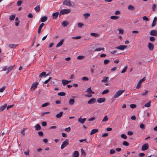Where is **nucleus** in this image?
Instances as JSON below:
<instances>
[{"label": "nucleus", "instance_id": "f257e3e1", "mask_svg": "<svg viewBox=\"0 0 157 157\" xmlns=\"http://www.w3.org/2000/svg\"><path fill=\"white\" fill-rule=\"evenodd\" d=\"M71 12V10L70 9H64L60 12L59 17H60L62 15L69 13Z\"/></svg>", "mask_w": 157, "mask_h": 157}, {"label": "nucleus", "instance_id": "f03ea898", "mask_svg": "<svg viewBox=\"0 0 157 157\" xmlns=\"http://www.w3.org/2000/svg\"><path fill=\"white\" fill-rule=\"evenodd\" d=\"M124 91V90H118L114 95L113 97L115 98H118Z\"/></svg>", "mask_w": 157, "mask_h": 157}, {"label": "nucleus", "instance_id": "7ed1b4c3", "mask_svg": "<svg viewBox=\"0 0 157 157\" xmlns=\"http://www.w3.org/2000/svg\"><path fill=\"white\" fill-rule=\"evenodd\" d=\"M68 140L66 139L65 140L61 146V149H63L67 145L69 144L68 143Z\"/></svg>", "mask_w": 157, "mask_h": 157}, {"label": "nucleus", "instance_id": "20e7f679", "mask_svg": "<svg viewBox=\"0 0 157 157\" xmlns=\"http://www.w3.org/2000/svg\"><path fill=\"white\" fill-rule=\"evenodd\" d=\"M145 80H146V78L145 77H144L142 79L140 80L137 83V84L136 86V88L137 89H138L140 88L141 84V83L142 82L145 81Z\"/></svg>", "mask_w": 157, "mask_h": 157}, {"label": "nucleus", "instance_id": "39448f33", "mask_svg": "<svg viewBox=\"0 0 157 157\" xmlns=\"http://www.w3.org/2000/svg\"><path fill=\"white\" fill-rule=\"evenodd\" d=\"M63 4L69 6H72V5L71 3V2L70 0H64L63 2Z\"/></svg>", "mask_w": 157, "mask_h": 157}, {"label": "nucleus", "instance_id": "423d86ee", "mask_svg": "<svg viewBox=\"0 0 157 157\" xmlns=\"http://www.w3.org/2000/svg\"><path fill=\"white\" fill-rule=\"evenodd\" d=\"M149 148V145L148 144L146 143L143 145L142 147L141 150L144 151L148 149Z\"/></svg>", "mask_w": 157, "mask_h": 157}, {"label": "nucleus", "instance_id": "0eeeda50", "mask_svg": "<svg viewBox=\"0 0 157 157\" xmlns=\"http://www.w3.org/2000/svg\"><path fill=\"white\" fill-rule=\"evenodd\" d=\"M127 47V46L126 45H121L115 47V48L123 50L125 49Z\"/></svg>", "mask_w": 157, "mask_h": 157}, {"label": "nucleus", "instance_id": "6e6552de", "mask_svg": "<svg viewBox=\"0 0 157 157\" xmlns=\"http://www.w3.org/2000/svg\"><path fill=\"white\" fill-rule=\"evenodd\" d=\"M38 84V83L37 82L33 83L31 87L30 88L31 90H35L37 87Z\"/></svg>", "mask_w": 157, "mask_h": 157}, {"label": "nucleus", "instance_id": "1a4fd4ad", "mask_svg": "<svg viewBox=\"0 0 157 157\" xmlns=\"http://www.w3.org/2000/svg\"><path fill=\"white\" fill-rule=\"evenodd\" d=\"M96 101L95 98H92L90 99L87 102V103L89 104H92L94 103Z\"/></svg>", "mask_w": 157, "mask_h": 157}, {"label": "nucleus", "instance_id": "9d476101", "mask_svg": "<svg viewBox=\"0 0 157 157\" xmlns=\"http://www.w3.org/2000/svg\"><path fill=\"white\" fill-rule=\"evenodd\" d=\"M86 120V118L83 119L81 117L78 119V121L81 124H83L85 122Z\"/></svg>", "mask_w": 157, "mask_h": 157}, {"label": "nucleus", "instance_id": "9b49d317", "mask_svg": "<svg viewBox=\"0 0 157 157\" xmlns=\"http://www.w3.org/2000/svg\"><path fill=\"white\" fill-rule=\"evenodd\" d=\"M150 35L153 36H157V30H151L150 32Z\"/></svg>", "mask_w": 157, "mask_h": 157}, {"label": "nucleus", "instance_id": "f8f14e48", "mask_svg": "<svg viewBox=\"0 0 157 157\" xmlns=\"http://www.w3.org/2000/svg\"><path fill=\"white\" fill-rule=\"evenodd\" d=\"M59 15V13L58 12L53 13L52 14V16L53 19H56Z\"/></svg>", "mask_w": 157, "mask_h": 157}, {"label": "nucleus", "instance_id": "ddd939ff", "mask_svg": "<svg viewBox=\"0 0 157 157\" xmlns=\"http://www.w3.org/2000/svg\"><path fill=\"white\" fill-rule=\"evenodd\" d=\"M147 46L150 50L152 51L153 50L154 48V45L153 44L151 43H149Z\"/></svg>", "mask_w": 157, "mask_h": 157}, {"label": "nucleus", "instance_id": "4468645a", "mask_svg": "<svg viewBox=\"0 0 157 157\" xmlns=\"http://www.w3.org/2000/svg\"><path fill=\"white\" fill-rule=\"evenodd\" d=\"M157 20V18L156 17H155L154 18L152 23L151 25V27H153L155 26V25H156Z\"/></svg>", "mask_w": 157, "mask_h": 157}, {"label": "nucleus", "instance_id": "2eb2a0df", "mask_svg": "<svg viewBox=\"0 0 157 157\" xmlns=\"http://www.w3.org/2000/svg\"><path fill=\"white\" fill-rule=\"evenodd\" d=\"M105 98H99L98 99L97 101L98 102L101 103L105 101Z\"/></svg>", "mask_w": 157, "mask_h": 157}, {"label": "nucleus", "instance_id": "dca6fc26", "mask_svg": "<svg viewBox=\"0 0 157 157\" xmlns=\"http://www.w3.org/2000/svg\"><path fill=\"white\" fill-rule=\"evenodd\" d=\"M71 82V80L67 81L66 80H62V83L63 86H65L70 82Z\"/></svg>", "mask_w": 157, "mask_h": 157}, {"label": "nucleus", "instance_id": "f3484780", "mask_svg": "<svg viewBox=\"0 0 157 157\" xmlns=\"http://www.w3.org/2000/svg\"><path fill=\"white\" fill-rule=\"evenodd\" d=\"M63 114V111L60 112L59 113L56 114V117L58 119H60L62 117Z\"/></svg>", "mask_w": 157, "mask_h": 157}, {"label": "nucleus", "instance_id": "a211bd4d", "mask_svg": "<svg viewBox=\"0 0 157 157\" xmlns=\"http://www.w3.org/2000/svg\"><path fill=\"white\" fill-rule=\"evenodd\" d=\"M64 40V39L61 40L56 45V47H58L61 46L63 44Z\"/></svg>", "mask_w": 157, "mask_h": 157}, {"label": "nucleus", "instance_id": "6ab92c4d", "mask_svg": "<svg viewBox=\"0 0 157 157\" xmlns=\"http://www.w3.org/2000/svg\"><path fill=\"white\" fill-rule=\"evenodd\" d=\"M79 156V153L78 151H75L73 153V157H78Z\"/></svg>", "mask_w": 157, "mask_h": 157}, {"label": "nucleus", "instance_id": "aec40b11", "mask_svg": "<svg viewBox=\"0 0 157 157\" xmlns=\"http://www.w3.org/2000/svg\"><path fill=\"white\" fill-rule=\"evenodd\" d=\"M75 102V100L74 99H70L69 101V104L70 105H73Z\"/></svg>", "mask_w": 157, "mask_h": 157}, {"label": "nucleus", "instance_id": "412c9836", "mask_svg": "<svg viewBox=\"0 0 157 157\" xmlns=\"http://www.w3.org/2000/svg\"><path fill=\"white\" fill-rule=\"evenodd\" d=\"M18 44H9L8 46L9 48H14L16 47Z\"/></svg>", "mask_w": 157, "mask_h": 157}, {"label": "nucleus", "instance_id": "4be33fe9", "mask_svg": "<svg viewBox=\"0 0 157 157\" xmlns=\"http://www.w3.org/2000/svg\"><path fill=\"white\" fill-rule=\"evenodd\" d=\"M14 67V65L13 66H11L9 67L7 69V71L6 74H8L10 71H11Z\"/></svg>", "mask_w": 157, "mask_h": 157}, {"label": "nucleus", "instance_id": "5701e85b", "mask_svg": "<svg viewBox=\"0 0 157 157\" xmlns=\"http://www.w3.org/2000/svg\"><path fill=\"white\" fill-rule=\"evenodd\" d=\"M48 17L46 16H44L41 18L40 21L41 22H44L47 20Z\"/></svg>", "mask_w": 157, "mask_h": 157}, {"label": "nucleus", "instance_id": "b1692460", "mask_svg": "<svg viewBox=\"0 0 157 157\" xmlns=\"http://www.w3.org/2000/svg\"><path fill=\"white\" fill-rule=\"evenodd\" d=\"M69 24V23L67 21H63L62 23V25L63 26V27H65L67 26Z\"/></svg>", "mask_w": 157, "mask_h": 157}, {"label": "nucleus", "instance_id": "393cba45", "mask_svg": "<svg viewBox=\"0 0 157 157\" xmlns=\"http://www.w3.org/2000/svg\"><path fill=\"white\" fill-rule=\"evenodd\" d=\"M128 10H134L135 9V8L131 5H129L128 6Z\"/></svg>", "mask_w": 157, "mask_h": 157}, {"label": "nucleus", "instance_id": "a878e982", "mask_svg": "<svg viewBox=\"0 0 157 157\" xmlns=\"http://www.w3.org/2000/svg\"><path fill=\"white\" fill-rule=\"evenodd\" d=\"M98 130L97 129H93L91 130V131L90 133V134L91 135H93V134L97 132H98Z\"/></svg>", "mask_w": 157, "mask_h": 157}, {"label": "nucleus", "instance_id": "bb28decb", "mask_svg": "<svg viewBox=\"0 0 157 157\" xmlns=\"http://www.w3.org/2000/svg\"><path fill=\"white\" fill-rule=\"evenodd\" d=\"M35 129L36 131L40 130L41 129V127L40 124H37L35 126Z\"/></svg>", "mask_w": 157, "mask_h": 157}, {"label": "nucleus", "instance_id": "cd10ccee", "mask_svg": "<svg viewBox=\"0 0 157 157\" xmlns=\"http://www.w3.org/2000/svg\"><path fill=\"white\" fill-rule=\"evenodd\" d=\"M86 92H88L89 93H92V94H94V92L92 91L91 89V87H90L88 88L87 90H86Z\"/></svg>", "mask_w": 157, "mask_h": 157}, {"label": "nucleus", "instance_id": "c85d7f7f", "mask_svg": "<svg viewBox=\"0 0 157 157\" xmlns=\"http://www.w3.org/2000/svg\"><path fill=\"white\" fill-rule=\"evenodd\" d=\"M35 10L37 12H39L40 11V5L37 6L34 8Z\"/></svg>", "mask_w": 157, "mask_h": 157}, {"label": "nucleus", "instance_id": "c756f323", "mask_svg": "<svg viewBox=\"0 0 157 157\" xmlns=\"http://www.w3.org/2000/svg\"><path fill=\"white\" fill-rule=\"evenodd\" d=\"M109 78L107 77H105L103 78V79L101 80V82H102L105 83L107 82V80Z\"/></svg>", "mask_w": 157, "mask_h": 157}, {"label": "nucleus", "instance_id": "7c9ffc66", "mask_svg": "<svg viewBox=\"0 0 157 157\" xmlns=\"http://www.w3.org/2000/svg\"><path fill=\"white\" fill-rule=\"evenodd\" d=\"M110 18L113 20H117L119 18V17L117 16H112L110 17Z\"/></svg>", "mask_w": 157, "mask_h": 157}, {"label": "nucleus", "instance_id": "2f4dec72", "mask_svg": "<svg viewBox=\"0 0 157 157\" xmlns=\"http://www.w3.org/2000/svg\"><path fill=\"white\" fill-rule=\"evenodd\" d=\"M151 101H149L148 103L145 104L144 105V106L145 107H150L151 106Z\"/></svg>", "mask_w": 157, "mask_h": 157}, {"label": "nucleus", "instance_id": "473e14b6", "mask_svg": "<svg viewBox=\"0 0 157 157\" xmlns=\"http://www.w3.org/2000/svg\"><path fill=\"white\" fill-rule=\"evenodd\" d=\"M140 127L142 129L144 130L145 128V125L143 124H141Z\"/></svg>", "mask_w": 157, "mask_h": 157}, {"label": "nucleus", "instance_id": "72a5a7b5", "mask_svg": "<svg viewBox=\"0 0 157 157\" xmlns=\"http://www.w3.org/2000/svg\"><path fill=\"white\" fill-rule=\"evenodd\" d=\"M6 105H4L0 107V110L1 111H3L6 107Z\"/></svg>", "mask_w": 157, "mask_h": 157}, {"label": "nucleus", "instance_id": "f704fd0d", "mask_svg": "<svg viewBox=\"0 0 157 157\" xmlns=\"http://www.w3.org/2000/svg\"><path fill=\"white\" fill-rule=\"evenodd\" d=\"M66 95V94L64 92H61L58 93V95L60 96H64Z\"/></svg>", "mask_w": 157, "mask_h": 157}, {"label": "nucleus", "instance_id": "c9c22d12", "mask_svg": "<svg viewBox=\"0 0 157 157\" xmlns=\"http://www.w3.org/2000/svg\"><path fill=\"white\" fill-rule=\"evenodd\" d=\"M90 35L96 37L98 36V34L95 33H91Z\"/></svg>", "mask_w": 157, "mask_h": 157}, {"label": "nucleus", "instance_id": "e433bc0d", "mask_svg": "<svg viewBox=\"0 0 157 157\" xmlns=\"http://www.w3.org/2000/svg\"><path fill=\"white\" fill-rule=\"evenodd\" d=\"M15 18V15H12L10 16V17L9 19L10 21H12Z\"/></svg>", "mask_w": 157, "mask_h": 157}, {"label": "nucleus", "instance_id": "4c0bfd02", "mask_svg": "<svg viewBox=\"0 0 157 157\" xmlns=\"http://www.w3.org/2000/svg\"><path fill=\"white\" fill-rule=\"evenodd\" d=\"M109 90L108 89H106L103 91L101 93V94L103 95L105 94H107L109 92Z\"/></svg>", "mask_w": 157, "mask_h": 157}, {"label": "nucleus", "instance_id": "58836bf2", "mask_svg": "<svg viewBox=\"0 0 157 157\" xmlns=\"http://www.w3.org/2000/svg\"><path fill=\"white\" fill-rule=\"evenodd\" d=\"M50 105V103L49 102H46L44 104H43L42 106L41 107H45L48 105Z\"/></svg>", "mask_w": 157, "mask_h": 157}, {"label": "nucleus", "instance_id": "ea45409f", "mask_svg": "<svg viewBox=\"0 0 157 157\" xmlns=\"http://www.w3.org/2000/svg\"><path fill=\"white\" fill-rule=\"evenodd\" d=\"M108 120V118L107 116H105L104 118L102 120V122H105L107 121Z\"/></svg>", "mask_w": 157, "mask_h": 157}, {"label": "nucleus", "instance_id": "a19ab883", "mask_svg": "<svg viewBox=\"0 0 157 157\" xmlns=\"http://www.w3.org/2000/svg\"><path fill=\"white\" fill-rule=\"evenodd\" d=\"M46 74V73L45 72H43L40 73L39 75L40 77H41L45 75Z\"/></svg>", "mask_w": 157, "mask_h": 157}, {"label": "nucleus", "instance_id": "79ce46f5", "mask_svg": "<svg viewBox=\"0 0 157 157\" xmlns=\"http://www.w3.org/2000/svg\"><path fill=\"white\" fill-rule=\"evenodd\" d=\"M127 68H128L127 66H126L124 67V68L123 69V70L121 71V73H124L126 71L127 69Z\"/></svg>", "mask_w": 157, "mask_h": 157}, {"label": "nucleus", "instance_id": "37998d69", "mask_svg": "<svg viewBox=\"0 0 157 157\" xmlns=\"http://www.w3.org/2000/svg\"><path fill=\"white\" fill-rule=\"evenodd\" d=\"M104 48H98L95 49V50H94V51H99L101 50H103L104 51Z\"/></svg>", "mask_w": 157, "mask_h": 157}, {"label": "nucleus", "instance_id": "c03bdc74", "mask_svg": "<svg viewBox=\"0 0 157 157\" xmlns=\"http://www.w3.org/2000/svg\"><path fill=\"white\" fill-rule=\"evenodd\" d=\"M157 6L156 4H153L152 6V10L154 11L155 10V9L156 8Z\"/></svg>", "mask_w": 157, "mask_h": 157}, {"label": "nucleus", "instance_id": "a18cd8bd", "mask_svg": "<svg viewBox=\"0 0 157 157\" xmlns=\"http://www.w3.org/2000/svg\"><path fill=\"white\" fill-rule=\"evenodd\" d=\"M83 15L85 17V18L86 19L87 17L90 16V14L89 13H85Z\"/></svg>", "mask_w": 157, "mask_h": 157}, {"label": "nucleus", "instance_id": "49530a36", "mask_svg": "<svg viewBox=\"0 0 157 157\" xmlns=\"http://www.w3.org/2000/svg\"><path fill=\"white\" fill-rule=\"evenodd\" d=\"M6 87L5 86H3L0 89V92L2 93L3 92L4 90L5 89Z\"/></svg>", "mask_w": 157, "mask_h": 157}, {"label": "nucleus", "instance_id": "de8ad7c7", "mask_svg": "<svg viewBox=\"0 0 157 157\" xmlns=\"http://www.w3.org/2000/svg\"><path fill=\"white\" fill-rule=\"evenodd\" d=\"M118 30L119 31L120 33H121V34H123V33L124 31H123V29L119 28V29H118Z\"/></svg>", "mask_w": 157, "mask_h": 157}, {"label": "nucleus", "instance_id": "09e8293b", "mask_svg": "<svg viewBox=\"0 0 157 157\" xmlns=\"http://www.w3.org/2000/svg\"><path fill=\"white\" fill-rule=\"evenodd\" d=\"M83 24L82 23H78V27L81 28L83 25Z\"/></svg>", "mask_w": 157, "mask_h": 157}, {"label": "nucleus", "instance_id": "8fccbe9b", "mask_svg": "<svg viewBox=\"0 0 157 157\" xmlns=\"http://www.w3.org/2000/svg\"><path fill=\"white\" fill-rule=\"evenodd\" d=\"M123 144L124 146H128L129 145V143L127 141H124L123 142Z\"/></svg>", "mask_w": 157, "mask_h": 157}, {"label": "nucleus", "instance_id": "3c124183", "mask_svg": "<svg viewBox=\"0 0 157 157\" xmlns=\"http://www.w3.org/2000/svg\"><path fill=\"white\" fill-rule=\"evenodd\" d=\"M121 137L124 139H126L127 138V136H126L124 134H122L121 135Z\"/></svg>", "mask_w": 157, "mask_h": 157}, {"label": "nucleus", "instance_id": "603ef678", "mask_svg": "<svg viewBox=\"0 0 157 157\" xmlns=\"http://www.w3.org/2000/svg\"><path fill=\"white\" fill-rule=\"evenodd\" d=\"M81 36H76V37H72V39H76V40H77V39H80L81 38Z\"/></svg>", "mask_w": 157, "mask_h": 157}, {"label": "nucleus", "instance_id": "864d4df0", "mask_svg": "<svg viewBox=\"0 0 157 157\" xmlns=\"http://www.w3.org/2000/svg\"><path fill=\"white\" fill-rule=\"evenodd\" d=\"M22 3V1L21 0H19L17 1V5L18 6H20L21 5Z\"/></svg>", "mask_w": 157, "mask_h": 157}, {"label": "nucleus", "instance_id": "5fc2aeb1", "mask_svg": "<svg viewBox=\"0 0 157 157\" xmlns=\"http://www.w3.org/2000/svg\"><path fill=\"white\" fill-rule=\"evenodd\" d=\"M143 20L146 21H148L149 20L148 18L146 16L143 17Z\"/></svg>", "mask_w": 157, "mask_h": 157}, {"label": "nucleus", "instance_id": "6e6d98bb", "mask_svg": "<svg viewBox=\"0 0 157 157\" xmlns=\"http://www.w3.org/2000/svg\"><path fill=\"white\" fill-rule=\"evenodd\" d=\"M130 107L132 108H134L136 106V105L135 104H132L130 105Z\"/></svg>", "mask_w": 157, "mask_h": 157}, {"label": "nucleus", "instance_id": "4d7b16f0", "mask_svg": "<svg viewBox=\"0 0 157 157\" xmlns=\"http://www.w3.org/2000/svg\"><path fill=\"white\" fill-rule=\"evenodd\" d=\"M84 57V56H79L77 57V59H83Z\"/></svg>", "mask_w": 157, "mask_h": 157}, {"label": "nucleus", "instance_id": "13d9d810", "mask_svg": "<svg viewBox=\"0 0 157 157\" xmlns=\"http://www.w3.org/2000/svg\"><path fill=\"white\" fill-rule=\"evenodd\" d=\"M39 135L40 136H43V133L42 131H39L38 133Z\"/></svg>", "mask_w": 157, "mask_h": 157}, {"label": "nucleus", "instance_id": "bf43d9fd", "mask_svg": "<svg viewBox=\"0 0 157 157\" xmlns=\"http://www.w3.org/2000/svg\"><path fill=\"white\" fill-rule=\"evenodd\" d=\"M81 152L82 155H84V156L86 155V153L83 149L82 148L81 149Z\"/></svg>", "mask_w": 157, "mask_h": 157}, {"label": "nucleus", "instance_id": "052dcab7", "mask_svg": "<svg viewBox=\"0 0 157 157\" xmlns=\"http://www.w3.org/2000/svg\"><path fill=\"white\" fill-rule=\"evenodd\" d=\"M82 80L83 81H88L89 80V78L87 77H84L82 78Z\"/></svg>", "mask_w": 157, "mask_h": 157}, {"label": "nucleus", "instance_id": "680f3d73", "mask_svg": "<svg viewBox=\"0 0 157 157\" xmlns=\"http://www.w3.org/2000/svg\"><path fill=\"white\" fill-rule=\"evenodd\" d=\"M116 152L115 151V150L113 149H111L110 150V153L111 154H114V153L115 152Z\"/></svg>", "mask_w": 157, "mask_h": 157}, {"label": "nucleus", "instance_id": "e2e57ef3", "mask_svg": "<svg viewBox=\"0 0 157 157\" xmlns=\"http://www.w3.org/2000/svg\"><path fill=\"white\" fill-rule=\"evenodd\" d=\"M148 92V91L147 90H145V92L144 93H143L141 94V95L144 96L147 95V93Z\"/></svg>", "mask_w": 157, "mask_h": 157}, {"label": "nucleus", "instance_id": "0e129e2a", "mask_svg": "<svg viewBox=\"0 0 157 157\" xmlns=\"http://www.w3.org/2000/svg\"><path fill=\"white\" fill-rule=\"evenodd\" d=\"M109 62V61L108 59H105L104 60V63L105 64H107Z\"/></svg>", "mask_w": 157, "mask_h": 157}, {"label": "nucleus", "instance_id": "69168bd1", "mask_svg": "<svg viewBox=\"0 0 157 157\" xmlns=\"http://www.w3.org/2000/svg\"><path fill=\"white\" fill-rule=\"evenodd\" d=\"M71 128L70 127H68L67 128H66L65 129V131L67 132H69L71 130Z\"/></svg>", "mask_w": 157, "mask_h": 157}, {"label": "nucleus", "instance_id": "338daca9", "mask_svg": "<svg viewBox=\"0 0 157 157\" xmlns=\"http://www.w3.org/2000/svg\"><path fill=\"white\" fill-rule=\"evenodd\" d=\"M149 39L150 41H153L155 40V38L154 37L151 36L150 37Z\"/></svg>", "mask_w": 157, "mask_h": 157}, {"label": "nucleus", "instance_id": "774afa93", "mask_svg": "<svg viewBox=\"0 0 157 157\" xmlns=\"http://www.w3.org/2000/svg\"><path fill=\"white\" fill-rule=\"evenodd\" d=\"M42 125L43 126H45L47 125V124L46 122L43 121L42 122Z\"/></svg>", "mask_w": 157, "mask_h": 157}]
</instances>
